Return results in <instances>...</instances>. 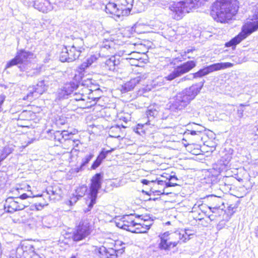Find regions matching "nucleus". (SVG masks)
I'll return each mask as SVG.
<instances>
[{
	"label": "nucleus",
	"instance_id": "1",
	"mask_svg": "<svg viewBox=\"0 0 258 258\" xmlns=\"http://www.w3.org/2000/svg\"><path fill=\"white\" fill-rule=\"evenodd\" d=\"M237 0H216L211 7V16H235L238 10Z\"/></svg>",
	"mask_w": 258,
	"mask_h": 258
},
{
	"label": "nucleus",
	"instance_id": "2",
	"mask_svg": "<svg viewBox=\"0 0 258 258\" xmlns=\"http://www.w3.org/2000/svg\"><path fill=\"white\" fill-rule=\"evenodd\" d=\"M257 30L258 19L255 21L247 22L242 26L241 31L231 40L226 42L225 45L226 47H232L233 49H235L237 44Z\"/></svg>",
	"mask_w": 258,
	"mask_h": 258
},
{
	"label": "nucleus",
	"instance_id": "3",
	"mask_svg": "<svg viewBox=\"0 0 258 258\" xmlns=\"http://www.w3.org/2000/svg\"><path fill=\"white\" fill-rule=\"evenodd\" d=\"M102 175L101 173L96 174L91 180V184L90 188V194L89 198L90 202L89 204L88 208L85 210V213L90 211L93 205L96 203V200L99 189L101 188V180Z\"/></svg>",
	"mask_w": 258,
	"mask_h": 258
},
{
	"label": "nucleus",
	"instance_id": "4",
	"mask_svg": "<svg viewBox=\"0 0 258 258\" xmlns=\"http://www.w3.org/2000/svg\"><path fill=\"white\" fill-rule=\"evenodd\" d=\"M195 7L191 0L172 2L169 6V9L175 13V15L179 16L181 14H185L189 12L191 8Z\"/></svg>",
	"mask_w": 258,
	"mask_h": 258
},
{
	"label": "nucleus",
	"instance_id": "5",
	"mask_svg": "<svg viewBox=\"0 0 258 258\" xmlns=\"http://www.w3.org/2000/svg\"><path fill=\"white\" fill-rule=\"evenodd\" d=\"M233 66V64L230 62H220L210 65L193 74L194 79L200 78L207 75L212 72L224 70Z\"/></svg>",
	"mask_w": 258,
	"mask_h": 258
},
{
	"label": "nucleus",
	"instance_id": "6",
	"mask_svg": "<svg viewBox=\"0 0 258 258\" xmlns=\"http://www.w3.org/2000/svg\"><path fill=\"white\" fill-rule=\"evenodd\" d=\"M196 66L195 61H188L183 64L178 66L168 75L165 77L166 81H172L177 77L188 72Z\"/></svg>",
	"mask_w": 258,
	"mask_h": 258
},
{
	"label": "nucleus",
	"instance_id": "7",
	"mask_svg": "<svg viewBox=\"0 0 258 258\" xmlns=\"http://www.w3.org/2000/svg\"><path fill=\"white\" fill-rule=\"evenodd\" d=\"M137 216L133 214L124 215L120 219L116 220V225L119 228L132 232L134 229Z\"/></svg>",
	"mask_w": 258,
	"mask_h": 258
},
{
	"label": "nucleus",
	"instance_id": "8",
	"mask_svg": "<svg viewBox=\"0 0 258 258\" xmlns=\"http://www.w3.org/2000/svg\"><path fill=\"white\" fill-rule=\"evenodd\" d=\"M28 205L25 202H21V198L9 197L6 200L4 207L6 211L13 213L16 211L23 210Z\"/></svg>",
	"mask_w": 258,
	"mask_h": 258
},
{
	"label": "nucleus",
	"instance_id": "9",
	"mask_svg": "<svg viewBox=\"0 0 258 258\" xmlns=\"http://www.w3.org/2000/svg\"><path fill=\"white\" fill-rule=\"evenodd\" d=\"M91 80L83 81L81 85H79L78 83L70 82L65 84L61 89L58 91V96L59 98H64L69 95L71 94L73 91L78 88L83 87V86L88 85L91 84Z\"/></svg>",
	"mask_w": 258,
	"mask_h": 258
},
{
	"label": "nucleus",
	"instance_id": "10",
	"mask_svg": "<svg viewBox=\"0 0 258 258\" xmlns=\"http://www.w3.org/2000/svg\"><path fill=\"white\" fill-rule=\"evenodd\" d=\"M91 233V225L87 220L80 223L74 232L73 238L74 241H80L87 237Z\"/></svg>",
	"mask_w": 258,
	"mask_h": 258
},
{
	"label": "nucleus",
	"instance_id": "11",
	"mask_svg": "<svg viewBox=\"0 0 258 258\" xmlns=\"http://www.w3.org/2000/svg\"><path fill=\"white\" fill-rule=\"evenodd\" d=\"M34 247L29 244L23 243L16 249L15 257L10 258H37L34 252Z\"/></svg>",
	"mask_w": 258,
	"mask_h": 258
},
{
	"label": "nucleus",
	"instance_id": "12",
	"mask_svg": "<svg viewBox=\"0 0 258 258\" xmlns=\"http://www.w3.org/2000/svg\"><path fill=\"white\" fill-rule=\"evenodd\" d=\"M81 53L71 45L65 46L60 54V60L62 62H72L78 58Z\"/></svg>",
	"mask_w": 258,
	"mask_h": 258
},
{
	"label": "nucleus",
	"instance_id": "13",
	"mask_svg": "<svg viewBox=\"0 0 258 258\" xmlns=\"http://www.w3.org/2000/svg\"><path fill=\"white\" fill-rule=\"evenodd\" d=\"M47 89V85L44 81H39L35 86L29 88V93L26 97H24V100H31L33 98H38Z\"/></svg>",
	"mask_w": 258,
	"mask_h": 258
},
{
	"label": "nucleus",
	"instance_id": "14",
	"mask_svg": "<svg viewBox=\"0 0 258 258\" xmlns=\"http://www.w3.org/2000/svg\"><path fill=\"white\" fill-rule=\"evenodd\" d=\"M148 76V74L146 73L140 74L122 85L121 91L125 93L132 90L138 84H139L147 78Z\"/></svg>",
	"mask_w": 258,
	"mask_h": 258
},
{
	"label": "nucleus",
	"instance_id": "15",
	"mask_svg": "<svg viewBox=\"0 0 258 258\" xmlns=\"http://www.w3.org/2000/svg\"><path fill=\"white\" fill-rule=\"evenodd\" d=\"M79 89L78 92H75L74 95V98L76 101H86L87 99L94 98L96 99L98 97H94L91 95H93V93L91 92V89H90L87 87L83 86L82 87L78 88Z\"/></svg>",
	"mask_w": 258,
	"mask_h": 258
},
{
	"label": "nucleus",
	"instance_id": "16",
	"mask_svg": "<svg viewBox=\"0 0 258 258\" xmlns=\"http://www.w3.org/2000/svg\"><path fill=\"white\" fill-rule=\"evenodd\" d=\"M111 244L114 246V247H109L106 252V258H116L117 253L120 250H122L121 252L123 251L125 248V243L121 241H113Z\"/></svg>",
	"mask_w": 258,
	"mask_h": 258
},
{
	"label": "nucleus",
	"instance_id": "17",
	"mask_svg": "<svg viewBox=\"0 0 258 258\" xmlns=\"http://www.w3.org/2000/svg\"><path fill=\"white\" fill-rule=\"evenodd\" d=\"M190 102L188 97L183 91H181L176 96L173 105L176 109L181 110L185 108Z\"/></svg>",
	"mask_w": 258,
	"mask_h": 258
},
{
	"label": "nucleus",
	"instance_id": "18",
	"mask_svg": "<svg viewBox=\"0 0 258 258\" xmlns=\"http://www.w3.org/2000/svg\"><path fill=\"white\" fill-rule=\"evenodd\" d=\"M28 56V52L24 50H21L20 52H18L17 55L14 58L7 63L6 68H8L14 65L23 63L26 61Z\"/></svg>",
	"mask_w": 258,
	"mask_h": 258
},
{
	"label": "nucleus",
	"instance_id": "19",
	"mask_svg": "<svg viewBox=\"0 0 258 258\" xmlns=\"http://www.w3.org/2000/svg\"><path fill=\"white\" fill-rule=\"evenodd\" d=\"M203 85H200L199 84H196L189 88H186L182 91L188 97V99L191 101L193 100L196 96L200 93Z\"/></svg>",
	"mask_w": 258,
	"mask_h": 258
},
{
	"label": "nucleus",
	"instance_id": "20",
	"mask_svg": "<svg viewBox=\"0 0 258 258\" xmlns=\"http://www.w3.org/2000/svg\"><path fill=\"white\" fill-rule=\"evenodd\" d=\"M136 218L135 226L134 227V230L132 231V233H144L147 232L149 230V225H146L145 223V221H142V220L140 218L142 217L143 216L138 215Z\"/></svg>",
	"mask_w": 258,
	"mask_h": 258
},
{
	"label": "nucleus",
	"instance_id": "21",
	"mask_svg": "<svg viewBox=\"0 0 258 258\" xmlns=\"http://www.w3.org/2000/svg\"><path fill=\"white\" fill-rule=\"evenodd\" d=\"M160 238V242L159 247L161 249L169 250L172 247V244H170V239L168 235V232L159 235Z\"/></svg>",
	"mask_w": 258,
	"mask_h": 258
},
{
	"label": "nucleus",
	"instance_id": "22",
	"mask_svg": "<svg viewBox=\"0 0 258 258\" xmlns=\"http://www.w3.org/2000/svg\"><path fill=\"white\" fill-rule=\"evenodd\" d=\"M168 232L170 244H172V247H175L179 241L182 242V237L180 231H176L174 232Z\"/></svg>",
	"mask_w": 258,
	"mask_h": 258
},
{
	"label": "nucleus",
	"instance_id": "23",
	"mask_svg": "<svg viewBox=\"0 0 258 258\" xmlns=\"http://www.w3.org/2000/svg\"><path fill=\"white\" fill-rule=\"evenodd\" d=\"M119 63V60L117 59L114 56H112L106 60L105 68L109 71H114Z\"/></svg>",
	"mask_w": 258,
	"mask_h": 258
},
{
	"label": "nucleus",
	"instance_id": "24",
	"mask_svg": "<svg viewBox=\"0 0 258 258\" xmlns=\"http://www.w3.org/2000/svg\"><path fill=\"white\" fill-rule=\"evenodd\" d=\"M119 9L114 1L112 3L109 2L105 6L106 12L107 13L112 14L116 16H120L119 15L115 14Z\"/></svg>",
	"mask_w": 258,
	"mask_h": 258
},
{
	"label": "nucleus",
	"instance_id": "25",
	"mask_svg": "<svg viewBox=\"0 0 258 258\" xmlns=\"http://www.w3.org/2000/svg\"><path fill=\"white\" fill-rule=\"evenodd\" d=\"M99 54L96 53L93 55H91L84 61L81 66V68L85 69L91 66L92 63L96 62L98 58L99 57Z\"/></svg>",
	"mask_w": 258,
	"mask_h": 258
},
{
	"label": "nucleus",
	"instance_id": "26",
	"mask_svg": "<svg viewBox=\"0 0 258 258\" xmlns=\"http://www.w3.org/2000/svg\"><path fill=\"white\" fill-rule=\"evenodd\" d=\"M115 2L118 8L123 9L122 7H126L128 10H130L133 6L134 0H113Z\"/></svg>",
	"mask_w": 258,
	"mask_h": 258
},
{
	"label": "nucleus",
	"instance_id": "27",
	"mask_svg": "<svg viewBox=\"0 0 258 258\" xmlns=\"http://www.w3.org/2000/svg\"><path fill=\"white\" fill-rule=\"evenodd\" d=\"M121 133L120 126L116 125L111 126L108 131V134L110 137L118 138L120 137Z\"/></svg>",
	"mask_w": 258,
	"mask_h": 258
},
{
	"label": "nucleus",
	"instance_id": "28",
	"mask_svg": "<svg viewBox=\"0 0 258 258\" xmlns=\"http://www.w3.org/2000/svg\"><path fill=\"white\" fill-rule=\"evenodd\" d=\"M73 48L77 49L78 51H79V52L81 53L84 50V43L83 39H77L75 42H73V43L72 45H71Z\"/></svg>",
	"mask_w": 258,
	"mask_h": 258
},
{
	"label": "nucleus",
	"instance_id": "29",
	"mask_svg": "<svg viewBox=\"0 0 258 258\" xmlns=\"http://www.w3.org/2000/svg\"><path fill=\"white\" fill-rule=\"evenodd\" d=\"M46 195L49 199L50 198L51 195L60 197L61 195V191L57 187H56L55 189L54 188L50 187L46 190Z\"/></svg>",
	"mask_w": 258,
	"mask_h": 258
},
{
	"label": "nucleus",
	"instance_id": "30",
	"mask_svg": "<svg viewBox=\"0 0 258 258\" xmlns=\"http://www.w3.org/2000/svg\"><path fill=\"white\" fill-rule=\"evenodd\" d=\"M180 232L182 235L183 242L189 240L191 238L190 236L193 235L192 231L189 229L181 230Z\"/></svg>",
	"mask_w": 258,
	"mask_h": 258
},
{
	"label": "nucleus",
	"instance_id": "31",
	"mask_svg": "<svg viewBox=\"0 0 258 258\" xmlns=\"http://www.w3.org/2000/svg\"><path fill=\"white\" fill-rule=\"evenodd\" d=\"M94 155L93 154H90L89 155H87L84 158L82 159V162L80 168H77L76 169V171L78 172L80 170H81L82 167L85 166L92 159Z\"/></svg>",
	"mask_w": 258,
	"mask_h": 258
},
{
	"label": "nucleus",
	"instance_id": "32",
	"mask_svg": "<svg viewBox=\"0 0 258 258\" xmlns=\"http://www.w3.org/2000/svg\"><path fill=\"white\" fill-rule=\"evenodd\" d=\"M209 209H210V210L211 211V212L212 213H213L215 215L218 216V220H221L222 218H221V216L222 215L223 216L224 215L226 214L225 211H224L222 209H220L218 208H215V207H214V208L209 207Z\"/></svg>",
	"mask_w": 258,
	"mask_h": 258
},
{
	"label": "nucleus",
	"instance_id": "33",
	"mask_svg": "<svg viewBox=\"0 0 258 258\" xmlns=\"http://www.w3.org/2000/svg\"><path fill=\"white\" fill-rule=\"evenodd\" d=\"M30 186L29 185L27 186V190L30 192L29 195H27L26 194H22L20 197H17L16 198H21V202H23V200L27 199L28 197H38L42 196V195H33L32 192L30 189Z\"/></svg>",
	"mask_w": 258,
	"mask_h": 258
},
{
	"label": "nucleus",
	"instance_id": "34",
	"mask_svg": "<svg viewBox=\"0 0 258 258\" xmlns=\"http://www.w3.org/2000/svg\"><path fill=\"white\" fill-rule=\"evenodd\" d=\"M108 249L104 246H102L96 249V251L100 258H106V252Z\"/></svg>",
	"mask_w": 258,
	"mask_h": 258
},
{
	"label": "nucleus",
	"instance_id": "35",
	"mask_svg": "<svg viewBox=\"0 0 258 258\" xmlns=\"http://www.w3.org/2000/svg\"><path fill=\"white\" fill-rule=\"evenodd\" d=\"M86 187H81L78 188L76 190V197H77V200L79 199V197H82L85 194L86 191Z\"/></svg>",
	"mask_w": 258,
	"mask_h": 258
},
{
	"label": "nucleus",
	"instance_id": "36",
	"mask_svg": "<svg viewBox=\"0 0 258 258\" xmlns=\"http://www.w3.org/2000/svg\"><path fill=\"white\" fill-rule=\"evenodd\" d=\"M165 78L158 77L153 81L154 85L155 86H161L165 84Z\"/></svg>",
	"mask_w": 258,
	"mask_h": 258
},
{
	"label": "nucleus",
	"instance_id": "37",
	"mask_svg": "<svg viewBox=\"0 0 258 258\" xmlns=\"http://www.w3.org/2000/svg\"><path fill=\"white\" fill-rule=\"evenodd\" d=\"M228 17H214V20L217 22H220L221 23H228L229 21L232 20V17H230L229 19H227Z\"/></svg>",
	"mask_w": 258,
	"mask_h": 258
},
{
	"label": "nucleus",
	"instance_id": "38",
	"mask_svg": "<svg viewBox=\"0 0 258 258\" xmlns=\"http://www.w3.org/2000/svg\"><path fill=\"white\" fill-rule=\"evenodd\" d=\"M157 111L156 109H149L146 111V115L148 117H154L157 115Z\"/></svg>",
	"mask_w": 258,
	"mask_h": 258
},
{
	"label": "nucleus",
	"instance_id": "39",
	"mask_svg": "<svg viewBox=\"0 0 258 258\" xmlns=\"http://www.w3.org/2000/svg\"><path fill=\"white\" fill-rule=\"evenodd\" d=\"M110 152V151H104L103 150L99 156L97 157V158L102 161V160L105 159L107 156V155Z\"/></svg>",
	"mask_w": 258,
	"mask_h": 258
},
{
	"label": "nucleus",
	"instance_id": "40",
	"mask_svg": "<svg viewBox=\"0 0 258 258\" xmlns=\"http://www.w3.org/2000/svg\"><path fill=\"white\" fill-rule=\"evenodd\" d=\"M143 127V125L138 124L137 126L134 128V131L139 135H141V133H143L142 129Z\"/></svg>",
	"mask_w": 258,
	"mask_h": 258
},
{
	"label": "nucleus",
	"instance_id": "41",
	"mask_svg": "<svg viewBox=\"0 0 258 258\" xmlns=\"http://www.w3.org/2000/svg\"><path fill=\"white\" fill-rule=\"evenodd\" d=\"M101 162L102 161L97 158L96 160L93 162V164L92 165L91 168L93 169H95L100 165Z\"/></svg>",
	"mask_w": 258,
	"mask_h": 258
},
{
	"label": "nucleus",
	"instance_id": "42",
	"mask_svg": "<svg viewBox=\"0 0 258 258\" xmlns=\"http://www.w3.org/2000/svg\"><path fill=\"white\" fill-rule=\"evenodd\" d=\"M193 79H194V76H193V74H189L188 75H187V76L184 77L183 78H182L181 79V80L182 81H186V80H192Z\"/></svg>",
	"mask_w": 258,
	"mask_h": 258
},
{
	"label": "nucleus",
	"instance_id": "43",
	"mask_svg": "<svg viewBox=\"0 0 258 258\" xmlns=\"http://www.w3.org/2000/svg\"><path fill=\"white\" fill-rule=\"evenodd\" d=\"M162 177H165L166 178V179H168L169 180L172 181L174 182H175V181H176L177 180V178L174 175L173 176L168 175V176H164L163 175Z\"/></svg>",
	"mask_w": 258,
	"mask_h": 258
},
{
	"label": "nucleus",
	"instance_id": "44",
	"mask_svg": "<svg viewBox=\"0 0 258 258\" xmlns=\"http://www.w3.org/2000/svg\"><path fill=\"white\" fill-rule=\"evenodd\" d=\"M91 92H92L93 93V95H92V94L91 95V96H93L94 97H98V98H96L95 100V99H94V98H93V99H92V98H90V99H87V100H90V99H91V100H93V101H97V100L100 98V97H98V96H96V94L98 92H99V90H95V91H93L91 90Z\"/></svg>",
	"mask_w": 258,
	"mask_h": 258
},
{
	"label": "nucleus",
	"instance_id": "45",
	"mask_svg": "<svg viewBox=\"0 0 258 258\" xmlns=\"http://www.w3.org/2000/svg\"><path fill=\"white\" fill-rule=\"evenodd\" d=\"M237 114L238 117L239 118L242 117V116L243 115L244 110L241 108H239L237 109Z\"/></svg>",
	"mask_w": 258,
	"mask_h": 258
},
{
	"label": "nucleus",
	"instance_id": "46",
	"mask_svg": "<svg viewBox=\"0 0 258 258\" xmlns=\"http://www.w3.org/2000/svg\"><path fill=\"white\" fill-rule=\"evenodd\" d=\"M209 218L211 221L219 220L218 219V216L215 215L213 213L208 216Z\"/></svg>",
	"mask_w": 258,
	"mask_h": 258
},
{
	"label": "nucleus",
	"instance_id": "47",
	"mask_svg": "<svg viewBox=\"0 0 258 258\" xmlns=\"http://www.w3.org/2000/svg\"><path fill=\"white\" fill-rule=\"evenodd\" d=\"M141 219L142 220V221H145V224L146 225H149V229H150V226H151L152 225V221L151 220H146V219H143V217H142Z\"/></svg>",
	"mask_w": 258,
	"mask_h": 258
},
{
	"label": "nucleus",
	"instance_id": "48",
	"mask_svg": "<svg viewBox=\"0 0 258 258\" xmlns=\"http://www.w3.org/2000/svg\"><path fill=\"white\" fill-rule=\"evenodd\" d=\"M186 133L190 134L192 136L197 135L201 133L200 131H188V132Z\"/></svg>",
	"mask_w": 258,
	"mask_h": 258
},
{
	"label": "nucleus",
	"instance_id": "49",
	"mask_svg": "<svg viewBox=\"0 0 258 258\" xmlns=\"http://www.w3.org/2000/svg\"><path fill=\"white\" fill-rule=\"evenodd\" d=\"M165 184H166V186L167 187H169V186H175L177 185V184H171V181L169 180L168 181V182H164Z\"/></svg>",
	"mask_w": 258,
	"mask_h": 258
},
{
	"label": "nucleus",
	"instance_id": "50",
	"mask_svg": "<svg viewBox=\"0 0 258 258\" xmlns=\"http://www.w3.org/2000/svg\"><path fill=\"white\" fill-rule=\"evenodd\" d=\"M5 97L4 96H0V112L2 111V105L5 100Z\"/></svg>",
	"mask_w": 258,
	"mask_h": 258
},
{
	"label": "nucleus",
	"instance_id": "51",
	"mask_svg": "<svg viewBox=\"0 0 258 258\" xmlns=\"http://www.w3.org/2000/svg\"><path fill=\"white\" fill-rule=\"evenodd\" d=\"M253 132L256 136H258V124H256L254 127Z\"/></svg>",
	"mask_w": 258,
	"mask_h": 258
},
{
	"label": "nucleus",
	"instance_id": "52",
	"mask_svg": "<svg viewBox=\"0 0 258 258\" xmlns=\"http://www.w3.org/2000/svg\"><path fill=\"white\" fill-rule=\"evenodd\" d=\"M141 182L143 184L147 185V184H148L150 182V181L148 180H147V179H144L142 180Z\"/></svg>",
	"mask_w": 258,
	"mask_h": 258
},
{
	"label": "nucleus",
	"instance_id": "53",
	"mask_svg": "<svg viewBox=\"0 0 258 258\" xmlns=\"http://www.w3.org/2000/svg\"><path fill=\"white\" fill-rule=\"evenodd\" d=\"M30 219V216L27 214H26V223H28V224H30L29 223V220Z\"/></svg>",
	"mask_w": 258,
	"mask_h": 258
},
{
	"label": "nucleus",
	"instance_id": "54",
	"mask_svg": "<svg viewBox=\"0 0 258 258\" xmlns=\"http://www.w3.org/2000/svg\"><path fill=\"white\" fill-rule=\"evenodd\" d=\"M108 48H110V46L108 45H105L103 47L101 48V51H104V49H108Z\"/></svg>",
	"mask_w": 258,
	"mask_h": 258
},
{
	"label": "nucleus",
	"instance_id": "55",
	"mask_svg": "<svg viewBox=\"0 0 258 258\" xmlns=\"http://www.w3.org/2000/svg\"><path fill=\"white\" fill-rule=\"evenodd\" d=\"M51 219H52L51 217H48L44 218L43 219V221L45 222L46 220H51Z\"/></svg>",
	"mask_w": 258,
	"mask_h": 258
},
{
	"label": "nucleus",
	"instance_id": "56",
	"mask_svg": "<svg viewBox=\"0 0 258 258\" xmlns=\"http://www.w3.org/2000/svg\"><path fill=\"white\" fill-rule=\"evenodd\" d=\"M192 51V49H187V50L186 51H185V53H189L191 52Z\"/></svg>",
	"mask_w": 258,
	"mask_h": 258
},
{
	"label": "nucleus",
	"instance_id": "57",
	"mask_svg": "<svg viewBox=\"0 0 258 258\" xmlns=\"http://www.w3.org/2000/svg\"><path fill=\"white\" fill-rule=\"evenodd\" d=\"M157 182L158 184H162L163 183H165L162 180H158Z\"/></svg>",
	"mask_w": 258,
	"mask_h": 258
},
{
	"label": "nucleus",
	"instance_id": "58",
	"mask_svg": "<svg viewBox=\"0 0 258 258\" xmlns=\"http://www.w3.org/2000/svg\"><path fill=\"white\" fill-rule=\"evenodd\" d=\"M18 124L19 125L21 126H25V125H24L21 124L19 122H18Z\"/></svg>",
	"mask_w": 258,
	"mask_h": 258
},
{
	"label": "nucleus",
	"instance_id": "59",
	"mask_svg": "<svg viewBox=\"0 0 258 258\" xmlns=\"http://www.w3.org/2000/svg\"><path fill=\"white\" fill-rule=\"evenodd\" d=\"M246 106V105H244V104H240V107H242V106Z\"/></svg>",
	"mask_w": 258,
	"mask_h": 258
},
{
	"label": "nucleus",
	"instance_id": "60",
	"mask_svg": "<svg viewBox=\"0 0 258 258\" xmlns=\"http://www.w3.org/2000/svg\"><path fill=\"white\" fill-rule=\"evenodd\" d=\"M254 16H258V10L256 12V13L255 14Z\"/></svg>",
	"mask_w": 258,
	"mask_h": 258
},
{
	"label": "nucleus",
	"instance_id": "61",
	"mask_svg": "<svg viewBox=\"0 0 258 258\" xmlns=\"http://www.w3.org/2000/svg\"><path fill=\"white\" fill-rule=\"evenodd\" d=\"M40 11H44V10L43 9L42 7H41L40 8V10H39Z\"/></svg>",
	"mask_w": 258,
	"mask_h": 258
},
{
	"label": "nucleus",
	"instance_id": "62",
	"mask_svg": "<svg viewBox=\"0 0 258 258\" xmlns=\"http://www.w3.org/2000/svg\"><path fill=\"white\" fill-rule=\"evenodd\" d=\"M2 185V181L0 180V186Z\"/></svg>",
	"mask_w": 258,
	"mask_h": 258
},
{
	"label": "nucleus",
	"instance_id": "63",
	"mask_svg": "<svg viewBox=\"0 0 258 258\" xmlns=\"http://www.w3.org/2000/svg\"><path fill=\"white\" fill-rule=\"evenodd\" d=\"M171 184H177V183L171 181Z\"/></svg>",
	"mask_w": 258,
	"mask_h": 258
},
{
	"label": "nucleus",
	"instance_id": "64",
	"mask_svg": "<svg viewBox=\"0 0 258 258\" xmlns=\"http://www.w3.org/2000/svg\"><path fill=\"white\" fill-rule=\"evenodd\" d=\"M71 258H76V257L75 256L73 255Z\"/></svg>",
	"mask_w": 258,
	"mask_h": 258
}]
</instances>
